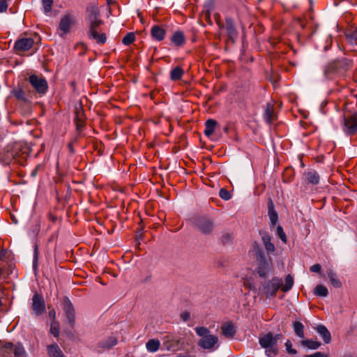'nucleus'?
I'll return each instance as SVG.
<instances>
[{
	"instance_id": "38",
	"label": "nucleus",
	"mask_w": 357,
	"mask_h": 357,
	"mask_svg": "<svg viewBox=\"0 0 357 357\" xmlns=\"http://www.w3.org/2000/svg\"><path fill=\"white\" fill-rule=\"evenodd\" d=\"M59 324L57 321H52L50 326V333L54 337H57L59 335Z\"/></svg>"
},
{
	"instance_id": "41",
	"label": "nucleus",
	"mask_w": 357,
	"mask_h": 357,
	"mask_svg": "<svg viewBox=\"0 0 357 357\" xmlns=\"http://www.w3.org/2000/svg\"><path fill=\"white\" fill-rule=\"evenodd\" d=\"M219 196L221 199L228 201L231 198L230 192L225 188H221L219 191Z\"/></svg>"
},
{
	"instance_id": "21",
	"label": "nucleus",
	"mask_w": 357,
	"mask_h": 357,
	"mask_svg": "<svg viewBox=\"0 0 357 357\" xmlns=\"http://www.w3.org/2000/svg\"><path fill=\"white\" fill-rule=\"evenodd\" d=\"M166 35V31L158 25H153L151 29V37L158 41L162 40Z\"/></svg>"
},
{
	"instance_id": "3",
	"label": "nucleus",
	"mask_w": 357,
	"mask_h": 357,
	"mask_svg": "<svg viewBox=\"0 0 357 357\" xmlns=\"http://www.w3.org/2000/svg\"><path fill=\"white\" fill-rule=\"evenodd\" d=\"M253 248L257 261V273L261 278H266L271 271V259L266 257L265 252L257 243H254Z\"/></svg>"
},
{
	"instance_id": "36",
	"label": "nucleus",
	"mask_w": 357,
	"mask_h": 357,
	"mask_svg": "<svg viewBox=\"0 0 357 357\" xmlns=\"http://www.w3.org/2000/svg\"><path fill=\"white\" fill-rule=\"evenodd\" d=\"M136 39L135 35L133 32L128 33L122 39V43L125 45L132 44Z\"/></svg>"
},
{
	"instance_id": "22",
	"label": "nucleus",
	"mask_w": 357,
	"mask_h": 357,
	"mask_svg": "<svg viewBox=\"0 0 357 357\" xmlns=\"http://www.w3.org/2000/svg\"><path fill=\"white\" fill-rule=\"evenodd\" d=\"M268 215L270 219L271 227L275 226L278 220V215L271 199L268 203Z\"/></svg>"
},
{
	"instance_id": "33",
	"label": "nucleus",
	"mask_w": 357,
	"mask_h": 357,
	"mask_svg": "<svg viewBox=\"0 0 357 357\" xmlns=\"http://www.w3.org/2000/svg\"><path fill=\"white\" fill-rule=\"evenodd\" d=\"M293 328L295 334L301 337L304 338V326L300 321H294L293 322Z\"/></svg>"
},
{
	"instance_id": "39",
	"label": "nucleus",
	"mask_w": 357,
	"mask_h": 357,
	"mask_svg": "<svg viewBox=\"0 0 357 357\" xmlns=\"http://www.w3.org/2000/svg\"><path fill=\"white\" fill-rule=\"evenodd\" d=\"M44 12L45 14L52 11L53 0H42Z\"/></svg>"
},
{
	"instance_id": "2",
	"label": "nucleus",
	"mask_w": 357,
	"mask_h": 357,
	"mask_svg": "<svg viewBox=\"0 0 357 357\" xmlns=\"http://www.w3.org/2000/svg\"><path fill=\"white\" fill-rule=\"evenodd\" d=\"M352 67V61L345 58H338L328 61L324 67L323 73L328 80L342 76Z\"/></svg>"
},
{
	"instance_id": "15",
	"label": "nucleus",
	"mask_w": 357,
	"mask_h": 357,
	"mask_svg": "<svg viewBox=\"0 0 357 357\" xmlns=\"http://www.w3.org/2000/svg\"><path fill=\"white\" fill-rule=\"evenodd\" d=\"M181 339L174 337V335H167L165 337L163 346L167 351H176L181 347Z\"/></svg>"
},
{
	"instance_id": "51",
	"label": "nucleus",
	"mask_w": 357,
	"mask_h": 357,
	"mask_svg": "<svg viewBox=\"0 0 357 357\" xmlns=\"http://www.w3.org/2000/svg\"><path fill=\"white\" fill-rule=\"evenodd\" d=\"M40 165H38L31 173V176L34 177L36 176L39 169H40Z\"/></svg>"
},
{
	"instance_id": "31",
	"label": "nucleus",
	"mask_w": 357,
	"mask_h": 357,
	"mask_svg": "<svg viewBox=\"0 0 357 357\" xmlns=\"http://www.w3.org/2000/svg\"><path fill=\"white\" fill-rule=\"evenodd\" d=\"M160 346V342L156 339H151L146 344V349L151 353L157 351L159 349Z\"/></svg>"
},
{
	"instance_id": "9",
	"label": "nucleus",
	"mask_w": 357,
	"mask_h": 357,
	"mask_svg": "<svg viewBox=\"0 0 357 357\" xmlns=\"http://www.w3.org/2000/svg\"><path fill=\"white\" fill-rule=\"evenodd\" d=\"M29 82L39 94H45L48 89L47 80L43 76L31 75L29 77Z\"/></svg>"
},
{
	"instance_id": "11",
	"label": "nucleus",
	"mask_w": 357,
	"mask_h": 357,
	"mask_svg": "<svg viewBox=\"0 0 357 357\" xmlns=\"http://www.w3.org/2000/svg\"><path fill=\"white\" fill-rule=\"evenodd\" d=\"M344 131L347 135H354L357 132V112L344 118Z\"/></svg>"
},
{
	"instance_id": "47",
	"label": "nucleus",
	"mask_w": 357,
	"mask_h": 357,
	"mask_svg": "<svg viewBox=\"0 0 357 357\" xmlns=\"http://www.w3.org/2000/svg\"><path fill=\"white\" fill-rule=\"evenodd\" d=\"M190 317V314L189 312H184L181 314V318L183 321H187Z\"/></svg>"
},
{
	"instance_id": "5",
	"label": "nucleus",
	"mask_w": 357,
	"mask_h": 357,
	"mask_svg": "<svg viewBox=\"0 0 357 357\" xmlns=\"http://www.w3.org/2000/svg\"><path fill=\"white\" fill-rule=\"evenodd\" d=\"M191 221L196 229L204 235L211 234L215 228L213 220L206 215L194 216Z\"/></svg>"
},
{
	"instance_id": "17",
	"label": "nucleus",
	"mask_w": 357,
	"mask_h": 357,
	"mask_svg": "<svg viewBox=\"0 0 357 357\" xmlns=\"http://www.w3.org/2000/svg\"><path fill=\"white\" fill-rule=\"evenodd\" d=\"M73 23V17L70 15H66L61 17L59 26L60 31H62V34H61V36L67 34L70 31Z\"/></svg>"
},
{
	"instance_id": "49",
	"label": "nucleus",
	"mask_w": 357,
	"mask_h": 357,
	"mask_svg": "<svg viewBox=\"0 0 357 357\" xmlns=\"http://www.w3.org/2000/svg\"><path fill=\"white\" fill-rule=\"evenodd\" d=\"M77 129L80 130L84 126V119H80V121H77Z\"/></svg>"
},
{
	"instance_id": "26",
	"label": "nucleus",
	"mask_w": 357,
	"mask_h": 357,
	"mask_svg": "<svg viewBox=\"0 0 357 357\" xmlns=\"http://www.w3.org/2000/svg\"><path fill=\"white\" fill-rule=\"evenodd\" d=\"M117 339L114 336H109L98 343V347L102 349H110L117 344Z\"/></svg>"
},
{
	"instance_id": "12",
	"label": "nucleus",
	"mask_w": 357,
	"mask_h": 357,
	"mask_svg": "<svg viewBox=\"0 0 357 357\" xmlns=\"http://www.w3.org/2000/svg\"><path fill=\"white\" fill-rule=\"evenodd\" d=\"M34 44V40L31 38H22L17 40L14 45V50L20 54L29 50Z\"/></svg>"
},
{
	"instance_id": "28",
	"label": "nucleus",
	"mask_w": 357,
	"mask_h": 357,
	"mask_svg": "<svg viewBox=\"0 0 357 357\" xmlns=\"http://www.w3.org/2000/svg\"><path fill=\"white\" fill-rule=\"evenodd\" d=\"M217 125V121L214 119H210L205 122L204 134L207 137H210L214 132L215 128Z\"/></svg>"
},
{
	"instance_id": "6",
	"label": "nucleus",
	"mask_w": 357,
	"mask_h": 357,
	"mask_svg": "<svg viewBox=\"0 0 357 357\" xmlns=\"http://www.w3.org/2000/svg\"><path fill=\"white\" fill-rule=\"evenodd\" d=\"M195 332L202 338L198 342V346L204 349H211L218 343V338L210 334L209 330L204 326L196 327Z\"/></svg>"
},
{
	"instance_id": "14",
	"label": "nucleus",
	"mask_w": 357,
	"mask_h": 357,
	"mask_svg": "<svg viewBox=\"0 0 357 357\" xmlns=\"http://www.w3.org/2000/svg\"><path fill=\"white\" fill-rule=\"evenodd\" d=\"M259 236L261 237V242L268 255H272L275 251V246L272 243V237L266 231L260 230Z\"/></svg>"
},
{
	"instance_id": "44",
	"label": "nucleus",
	"mask_w": 357,
	"mask_h": 357,
	"mask_svg": "<svg viewBox=\"0 0 357 357\" xmlns=\"http://www.w3.org/2000/svg\"><path fill=\"white\" fill-rule=\"evenodd\" d=\"M286 350L288 354L295 355L297 354V351L292 348L291 342L288 340L285 343Z\"/></svg>"
},
{
	"instance_id": "45",
	"label": "nucleus",
	"mask_w": 357,
	"mask_h": 357,
	"mask_svg": "<svg viewBox=\"0 0 357 357\" xmlns=\"http://www.w3.org/2000/svg\"><path fill=\"white\" fill-rule=\"evenodd\" d=\"M310 271H312L313 273H320L321 270V266L319 264H316L312 265L310 268Z\"/></svg>"
},
{
	"instance_id": "8",
	"label": "nucleus",
	"mask_w": 357,
	"mask_h": 357,
	"mask_svg": "<svg viewBox=\"0 0 357 357\" xmlns=\"http://www.w3.org/2000/svg\"><path fill=\"white\" fill-rule=\"evenodd\" d=\"M29 156L28 148L20 144H15L10 152L8 153V158H11L17 162L23 164Z\"/></svg>"
},
{
	"instance_id": "53",
	"label": "nucleus",
	"mask_w": 357,
	"mask_h": 357,
	"mask_svg": "<svg viewBox=\"0 0 357 357\" xmlns=\"http://www.w3.org/2000/svg\"><path fill=\"white\" fill-rule=\"evenodd\" d=\"M6 250L3 249L1 252H0V261L3 259V257H5L6 255Z\"/></svg>"
},
{
	"instance_id": "46",
	"label": "nucleus",
	"mask_w": 357,
	"mask_h": 357,
	"mask_svg": "<svg viewBox=\"0 0 357 357\" xmlns=\"http://www.w3.org/2000/svg\"><path fill=\"white\" fill-rule=\"evenodd\" d=\"M8 8V3L5 0H1L0 1V12L3 13L5 12L7 10Z\"/></svg>"
},
{
	"instance_id": "19",
	"label": "nucleus",
	"mask_w": 357,
	"mask_h": 357,
	"mask_svg": "<svg viewBox=\"0 0 357 357\" xmlns=\"http://www.w3.org/2000/svg\"><path fill=\"white\" fill-rule=\"evenodd\" d=\"M303 177L306 183L312 185H317L319 183L320 177L317 171L309 169L303 173Z\"/></svg>"
},
{
	"instance_id": "4",
	"label": "nucleus",
	"mask_w": 357,
	"mask_h": 357,
	"mask_svg": "<svg viewBox=\"0 0 357 357\" xmlns=\"http://www.w3.org/2000/svg\"><path fill=\"white\" fill-rule=\"evenodd\" d=\"M259 344L261 348L265 349V354L268 357H275L279 354V348L273 333L268 332L259 337Z\"/></svg>"
},
{
	"instance_id": "18",
	"label": "nucleus",
	"mask_w": 357,
	"mask_h": 357,
	"mask_svg": "<svg viewBox=\"0 0 357 357\" xmlns=\"http://www.w3.org/2000/svg\"><path fill=\"white\" fill-rule=\"evenodd\" d=\"M225 29L227 35L231 40H234L238 36V31L236 28L234 21L231 17H227L225 20Z\"/></svg>"
},
{
	"instance_id": "37",
	"label": "nucleus",
	"mask_w": 357,
	"mask_h": 357,
	"mask_svg": "<svg viewBox=\"0 0 357 357\" xmlns=\"http://www.w3.org/2000/svg\"><path fill=\"white\" fill-rule=\"evenodd\" d=\"M314 293L317 296L325 297L328 294V291L325 286L319 284L315 287Z\"/></svg>"
},
{
	"instance_id": "55",
	"label": "nucleus",
	"mask_w": 357,
	"mask_h": 357,
	"mask_svg": "<svg viewBox=\"0 0 357 357\" xmlns=\"http://www.w3.org/2000/svg\"><path fill=\"white\" fill-rule=\"evenodd\" d=\"M112 2H113V0H107V3L108 4H111V3H112Z\"/></svg>"
},
{
	"instance_id": "27",
	"label": "nucleus",
	"mask_w": 357,
	"mask_h": 357,
	"mask_svg": "<svg viewBox=\"0 0 357 357\" xmlns=\"http://www.w3.org/2000/svg\"><path fill=\"white\" fill-rule=\"evenodd\" d=\"M47 350L50 357H64L61 349L56 344L48 345Z\"/></svg>"
},
{
	"instance_id": "48",
	"label": "nucleus",
	"mask_w": 357,
	"mask_h": 357,
	"mask_svg": "<svg viewBox=\"0 0 357 357\" xmlns=\"http://www.w3.org/2000/svg\"><path fill=\"white\" fill-rule=\"evenodd\" d=\"M304 357H326V356L323 353L318 351L313 354L305 355Z\"/></svg>"
},
{
	"instance_id": "34",
	"label": "nucleus",
	"mask_w": 357,
	"mask_h": 357,
	"mask_svg": "<svg viewBox=\"0 0 357 357\" xmlns=\"http://www.w3.org/2000/svg\"><path fill=\"white\" fill-rule=\"evenodd\" d=\"M301 344L302 346L310 349H317L321 346V343L319 342L314 341L310 339L302 340Z\"/></svg>"
},
{
	"instance_id": "24",
	"label": "nucleus",
	"mask_w": 357,
	"mask_h": 357,
	"mask_svg": "<svg viewBox=\"0 0 357 357\" xmlns=\"http://www.w3.org/2000/svg\"><path fill=\"white\" fill-rule=\"evenodd\" d=\"M315 330L321 336L325 344H328L331 342V333L325 326L319 324L316 327Z\"/></svg>"
},
{
	"instance_id": "35",
	"label": "nucleus",
	"mask_w": 357,
	"mask_h": 357,
	"mask_svg": "<svg viewBox=\"0 0 357 357\" xmlns=\"http://www.w3.org/2000/svg\"><path fill=\"white\" fill-rule=\"evenodd\" d=\"M293 284H294V279L291 277V275L289 274L287 275V277L285 278L284 285V286L282 285V287H281L282 290L284 292H287L292 288Z\"/></svg>"
},
{
	"instance_id": "32",
	"label": "nucleus",
	"mask_w": 357,
	"mask_h": 357,
	"mask_svg": "<svg viewBox=\"0 0 357 357\" xmlns=\"http://www.w3.org/2000/svg\"><path fill=\"white\" fill-rule=\"evenodd\" d=\"M11 93L17 100L24 102H28V98H26L25 93L22 89H13Z\"/></svg>"
},
{
	"instance_id": "1",
	"label": "nucleus",
	"mask_w": 357,
	"mask_h": 357,
	"mask_svg": "<svg viewBox=\"0 0 357 357\" xmlns=\"http://www.w3.org/2000/svg\"><path fill=\"white\" fill-rule=\"evenodd\" d=\"M85 17L88 28L87 35L89 38L95 40L98 44H105L107 40L105 33H99L100 26L104 22L100 19V13L97 6L89 5L86 8Z\"/></svg>"
},
{
	"instance_id": "23",
	"label": "nucleus",
	"mask_w": 357,
	"mask_h": 357,
	"mask_svg": "<svg viewBox=\"0 0 357 357\" xmlns=\"http://www.w3.org/2000/svg\"><path fill=\"white\" fill-rule=\"evenodd\" d=\"M171 41L177 47H182L185 43L184 33L181 31H175L171 37Z\"/></svg>"
},
{
	"instance_id": "20",
	"label": "nucleus",
	"mask_w": 357,
	"mask_h": 357,
	"mask_svg": "<svg viewBox=\"0 0 357 357\" xmlns=\"http://www.w3.org/2000/svg\"><path fill=\"white\" fill-rule=\"evenodd\" d=\"M221 330L222 335L229 339L234 338L236 332V327L231 322L224 324L221 327Z\"/></svg>"
},
{
	"instance_id": "52",
	"label": "nucleus",
	"mask_w": 357,
	"mask_h": 357,
	"mask_svg": "<svg viewBox=\"0 0 357 357\" xmlns=\"http://www.w3.org/2000/svg\"><path fill=\"white\" fill-rule=\"evenodd\" d=\"M283 337L282 334V333H278V334H276V335H273V337L275 338V342L278 344V341L280 339H282Z\"/></svg>"
},
{
	"instance_id": "30",
	"label": "nucleus",
	"mask_w": 357,
	"mask_h": 357,
	"mask_svg": "<svg viewBox=\"0 0 357 357\" xmlns=\"http://www.w3.org/2000/svg\"><path fill=\"white\" fill-rule=\"evenodd\" d=\"M183 74V69L180 66H176L170 71V79L172 81L179 80L181 79Z\"/></svg>"
},
{
	"instance_id": "43",
	"label": "nucleus",
	"mask_w": 357,
	"mask_h": 357,
	"mask_svg": "<svg viewBox=\"0 0 357 357\" xmlns=\"http://www.w3.org/2000/svg\"><path fill=\"white\" fill-rule=\"evenodd\" d=\"M38 260V245H35L34 250H33V267L34 269H36V268H37Z\"/></svg>"
},
{
	"instance_id": "42",
	"label": "nucleus",
	"mask_w": 357,
	"mask_h": 357,
	"mask_svg": "<svg viewBox=\"0 0 357 357\" xmlns=\"http://www.w3.org/2000/svg\"><path fill=\"white\" fill-rule=\"evenodd\" d=\"M221 242L223 243V244H229L231 242L232 239H233V236L231 234L229 233H224L222 236H221Z\"/></svg>"
},
{
	"instance_id": "40",
	"label": "nucleus",
	"mask_w": 357,
	"mask_h": 357,
	"mask_svg": "<svg viewBox=\"0 0 357 357\" xmlns=\"http://www.w3.org/2000/svg\"><path fill=\"white\" fill-rule=\"evenodd\" d=\"M276 234L278 236V237L281 239V241L283 243H287V235L284 233L283 228L280 225H278L277 227Z\"/></svg>"
},
{
	"instance_id": "16",
	"label": "nucleus",
	"mask_w": 357,
	"mask_h": 357,
	"mask_svg": "<svg viewBox=\"0 0 357 357\" xmlns=\"http://www.w3.org/2000/svg\"><path fill=\"white\" fill-rule=\"evenodd\" d=\"M63 310L68 323L73 325L75 322V309L68 297H65L63 300Z\"/></svg>"
},
{
	"instance_id": "56",
	"label": "nucleus",
	"mask_w": 357,
	"mask_h": 357,
	"mask_svg": "<svg viewBox=\"0 0 357 357\" xmlns=\"http://www.w3.org/2000/svg\"><path fill=\"white\" fill-rule=\"evenodd\" d=\"M342 357H351V356H350V355H344Z\"/></svg>"
},
{
	"instance_id": "25",
	"label": "nucleus",
	"mask_w": 357,
	"mask_h": 357,
	"mask_svg": "<svg viewBox=\"0 0 357 357\" xmlns=\"http://www.w3.org/2000/svg\"><path fill=\"white\" fill-rule=\"evenodd\" d=\"M264 119L265 121L269 124L275 119L273 105L271 103H267L264 108Z\"/></svg>"
},
{
	"instance_id": "10",
	"label": "nucleus",
	"mask_w": 357,
	"mask_h": 357,
	"mask_svg": "<svg viewBox=\"0 0 357 357\" xmlns=\"http://www.w3.org/2000/svg\"><path fill=\"white\" fill-rule=\"evenodd\" d=\"M283 284L282 279L278 278H273L264 286V293L266 298H271L275 296L278 289L281 288Z\"/></svg>"
},
{
	"instance_id": "7",
	"label": "nucleus",
	"mask_w": 357,
	"mask_h": 357,
	"mask_svg": "<svg viewBox=\"0 0 357 357\" xmlns=\"http://www.w3.org/2000/svg\"><path fill=\"white\" fill-rule=\"evenodd\" d=\"M26 357V352L21 343L13 344L11 342H7L3 346L0 347V357Z\"/></svg>"
},
{
	"instance_id": "13",
	"label": "nucleus",
	"mask_w": 357,
	"mask_h": 357,
	"mask_svg": "<svg viewBox=\"0 0 357 357\" xmlns=\"http://www.w3.org/2000/svg\"><path fill=\"white\" fill-rule=\"evenodd\" d=\"M31 309L36 316H39L45 312V304L41 295L36 293L33 296Z\"/></svg>"
},
{
	"instance_id": "50",
	"label": "nucleus",
	"mask_w": 357,
	"mask_h": 357,
	"mask_svg": "<svg viewBox=\"0 0 357 357\" xmlns=\"http://www.w3.org/2000/svg\"><path fill=\"white\" fill-rule=\"evenodd\" d=\"M77 115V121H80V119H84L83 110L81 109L80 110H77L76 112Z\"/></svg>"
},
{
	"instance_id": "54",
	"label": "nucleus",
	"mask_w": 357,
	"mask_h": 357,
	"mask_svg": "<svg viewBox=\"0 0 357 357\" xmlns=\"http://www.w3.org/2000/svg\"><path fill=\"white\" fill-rule=\"evenodd\" d=\"M68 148H69V150L70 151L73 153H74V149H73V146L72 145V144H68Z\"/></svg>"
},
{
	"instance_id": "29",
	"label": "nucleus",
	"mask_w": 357,
	"mask_h": 357,
	"mask_svg": "<svg viewBox=\"0 0 357 357\" xmlns=\"http://www.w3.org/2000/svg\"><path fill=\"white\" fill-rule=\"evenodd\" d=\"M327 275L331 284L334 287L340 288L342 287V282L337 278L336 273L332 269H330L327 271Z\"/></svg>"
}]
</instances>
